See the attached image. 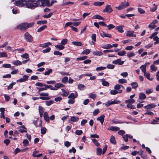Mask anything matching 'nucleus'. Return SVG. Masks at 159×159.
I'll return each mask as SVG.
<instances>
[{"label":"nucleus","mask_w":159,"mask_h":159,"mask_svg":"<svg viewBox=\"0 0 159 159\" xmlns=\"http://www.w3.org/2000/svg\"><path fill=\"white\" fill-rule=\"evenodd\" d=\"M34 22L29 23H24L19 25L17 26V28L21 31H23L29 28L32 27L34 25Z\"/></svg>","instance_id":"f257e3e1"},{"label":"nucleus","mask_w":159,"mask_h":159,"mask_svg":"<svg viewBox=\"0 0 159 159\" xmlns=\"http://www.w3.org/2000/svg\"><path fill=\"white\" fill-rule=\"evenodd\" d=\"M129 6V3L128 2L124 1L121 3L120 5L117 7H116V9L118 10H121L126 8Z\"/></svg>","instance_id":"f03ea898"},{"label":"nucleus","mask_w":159,"mask_h":159,"mask_svg":"<svg viewBox=\"0 0 159 159\" xmlns=\"http://www.w3.org/2000/svg\"><path fill=\"white\" fill-rule=\"evenodd\" d=\"M25 39L28 42H32L33 40V38L32 36L28 32L25 33L24 35Z\"/></svg>","instance_id":"7ed1b4c3"},{"label":"nucleus","mask_w":159,"mask_h":159,"mask_svg":"<svg viewBox=\"0 0 159 159\" xmlns=\"http://www.w3.org/2000/svg\"><path fill=\"white\" fill-rule=\"evenodd\" d=\"M27 0H19L16 1L15 4L16 6L22 7L24 6V2H26Z\"/></svg>","instance_id":"20e7f679"},{"label":"nucleus","mask_w":159,"mask_h":159,"mask_svg":"<svg viewBox=\"0 0 159 159\" xmlns=\"http://www.w3.org/2000/svg\"><path fill=\"white\" fill-rule=\"evenodd\" d=\"M157 20H155L152 22L148 26V27L151 29H154L156 27L155 24L157 23Z\"/></svg>","instance_id":"39448f33"},{"label":"nucleus","mask_w":159,"mask_h":159,"mask_svg":"<svg viewBox=\"0 0 159 159\" xmlns=\"http://www.w3.org/2000/svg\"><path fill=\"white\" fill-rule=\"evenodd\" d=\"M111 5H107L106 6L105 9L103 10L104 12L111 13L113 11V10L110 7Z\"/></svg>","instance_id":"423d86ee"},{"label":"nucleus","mask_w":159,"mask_h":159,"mask_svg":"<svg viewBox=\"0 0 159 159\" xmlns=\"http://www.w3.org/2000/svg\"><path fill=\"white\" fill-rule=\"evenodd\" d=\"M157 106V105H155L153 103H152L146 105V106H144V108L145 109H147V110H148L149 109L155 108Z\"/></svg>","instance_id":"0eeeda50"},{"label":"nucleus","mask_w":159,"mask_h":159,"mask_svg":"<svg viewBox=\"0 0 159 159\" xmlns=\"http://www.w3.org/2000/svg\"><path fill=\"white\" fill-rule=\"evenodd\" d=\"M112 63L115 64H118L120 65H121L124 63V61H121L120 59H118L112 61Z\"/></svg>","instance_id":"6e6552de"},{"label":"nucleus","mask_w":159,"mask_h":159,"mask_svg":"<svg viewBox=\"0 0 159 159\" xmlns=\"http://www.w3.org/2000/svg\"><path fill=\"white\" fill-rule=\"evenodd\" d=\"M102 38L107 37L109 38H111L112 37L111 35L108 33H106L104 31H102V33L100 34Z\"/></svg>","instance_id":"1a4fd4ad"},{"label":"nucleus","mask_w":159,"mask_h":159,"mask_svg":"<svg viewBox=\"0 0 159 159\" xmlns=\"http://www.w3.org/2000/svg\"><path fill=\"white\" fill-rule=\"evenodd\" d=\"M126 35L129 37H135L136 36V34H134V32L132 31H127Z\"/></svg>","instance_id":"9d476101"},{"label":"nucleus","mask_w":159,"mask_h":159,"mask_svg":"<svg viewBox=\"0 0 159 159\" xmlns=\"http://www.w3.org/2000/svg\"><path fill=\"white\" fill-rule=\"evenodd\" d=\"M123 91V90H119L118 91L116 90L115 89L112 90L110 91V94L111 95H115L117 93H121Z\"/></svg>","instance_id":"9b49d317"},{"label":"nucleus","mask_w":159,"mask_h":159,"mask_svg":"<svg viewBox=\"0 0 159 159\" xmlns=\"http://www.w3.org/2000/svg\"><path fill=\"white\" fill-rule=\"evenodd\" d=\"M120 129V128L117 126H111L107 128L108 130H111L113 131H118Z\"/></svg>","instance_id":"f8f14e48"},{"label":"nucleus","mask_w":159,"mask_h":159,"mask_svg":"<svg viewBox=\"0 0 159 159\" xmlns=\"http://www.w3.org/2000/svg\"><path fill=\"white\" fill-rule=\"evenodd\" d=\"M43 117L44 120L47 122H48L49 121V117L48 116V113L47 112H45L43 114Z\"/></svg>","instance_id":"ddd939ff"},{"label":"nucleus","mask_w":159,"mask_h":159,"mask_svg":"<svg viewBox=\"0 0 159 159\" xmlns=\"http://www.w3.org/2000/svg\"><path fill=\"white\" fill-rule=\"evenodd\" d=\"M105 116L102 115L100 117H98L97 118V120L100 121L101 124L103 125V122L104 120Z\"/></svg>","instance_id":"4468645a"},{"label":"nucleus","mask_w":159,"mask_h":159,"mask_svg":"<svg viewBox=\"0 0 159 159\" xmlns=\"http://www.w3.org/2000/svg\"><path fill=\"white\" fill-rule=\"evenodd\" d=\"M100 81L102 82V84L103 86H109V83L108 82L106 81L104 79H100Z\"/></svg>","instance_id":"2eb2a0df"},{"label":"nucleus","mask_w":159,"mask_h":159,"mask_svg":"<svg viewBox=\"0 0 159 159\" xmlns=\"http://www.w3.org/2000/svg\"><path fill=\"white\" fill-rule=\"evenodd\" d=\"M78 95L77 93L76 92H75V93H71V94L68 96V98H73L75 99V98H76L77 97Z\"/></svg>","instance_id":"dca6fc26"},{"label":"nucleus","mask_w":159,"mask_h":159,"mask_svg":"<svg viewBox=\"0 0 159 159\" xmlns=\"http://www.w3.org/2000/svg\"><path fill=\"white\" fill-rule=\"evenodd\" d=\"M39 112L40 115V117H42L43 114V107L41 106H39Z\"/></svg>","instance_id":"f3484780"},{"label":"nucleus","mask_w":159,"mask_h":159,"mask_svg":"<svg viewBox=\"0 0 159 159\" xmlns=\"http://www.w3.org/2000/svg\"><path fill=\"white\" fill-rule=\"evenodd\" d=\"M93 19H98L99 20H104L105 19L104 18L102 17L99 15H96L94 16L93 17Z\"/></svg>","instance_id":"a211bd4d"},{"label":"nucleus","mask_w":159,"mask_h":159,"mask_svg":"<svg viewBox=\"0 0 159 159\" xmlns=\"http://www.w3.org/2000/svg\"><path fill=\"white\" fill-rule=\"evenodd\" d=\"M27 6L28 8L33 9L34 7H37V5L35 3H32L30 4H28Z\"/></svg>","instance_id":"6ab92c4d"},{"label":"nucleus","mask_w":159,"mask_h":159,"mask_svg":"<svg viewBox=\"0 0 159 159\" xmlns=\"http://www.w3.org/2000/svg\"><path fill=\"white\" fill-rule=\"evenodd\" d=\"M146 98L145 94L143 93H141L139 94V98L141 100H144Z\"/></svg>","instance_id":"aec40b11"},{"label":"nucleus","mask_w":159,"mask_h":159,"mask_svg":"<svg viewBox=\"0 0 159 159\" xmlns=\"http://www.w3.org/2000/svg\"><path fill=\"white\" fill-rule=\"evenodd\" d=\"M116 29L120 33H122L124 32V30L123 29V26L122 25L116 26Z\"/></svg>","instance_id":"412c9836"},{"label":"nucleus","mask_w":159,"mask_h":159,"mask_svg":"<svg viewBox=\"0 0 159 159\" xmlns=\"http://www.w3.org/2000/svg\"><path fill=\"white\" fill-rule=\"evenodd\" d=\"M110 141L113 144H116L115 137L113 135L111 136L110 139Z\"/></svg>","instance_id":"4be33fe9"},{"label":"nucleus","mask_w":159,"mask_h":159,"mask_svg":"<svg viewBox=\"0 0 159 159\" xmlns=\"http://www.w3.org/2000/svg\"><path fill=\"white\" fill-rule=\"evenodd\" d=\"M72 43L73 45L76 46H80L82 45V43L80 42L73 41Z\"/></svg>","instance_id":"5701e85b"},{"label":"nucleus","mask_w":159,"mask_h":159,"mask_svg":"<svg viewBox=\"0 0 159 159\" xmlns=\"http://www.w3.org/2000/svg\"><path fill=\"white\" fill-rule=\"evenodd\" d=\"M135 102V100H134V99H129L127 100H126L125 101V103H129V104H130V103H134Z\"/></svg>","instance_id":"b1692460"},{"label":"nucleus","mask_w":159,"mask_h":159,"mask_svg":"<svg viewBox=\"0 0 159 159\" xmlns=\"http://www.w3.org/2000/svg\"><path fill=\"white\" fill-rule=\"evenodd\" d=\"M104 3V2H94L93 3V4L95 6H101Z\"/></svg>","instance_id":"393cba45"},{"label":"nucleus","mask_w":159,"mask_h":159,"mask_svg":"<svg viewBox=\"0 0 159 159\" xmlns=\"http://www.w3.org/2000/svg\"><path fill=\"white\" fill-rule=\"evenodd\" d=\"M44 86L45 87V88H47V89L48 88H50L51 89L53 90H57V89H56L55 87H53L51 85H47L45 84Z\"/></svg>","instance_id":"a878e982"},{"label":"nucleus","mask_w":159,"mask_h":159,"mask_svg":"<svg viewBox=\"0 0 159 159\" xmlns=\"http://www.w3.org/2000/svg\"><path fill=\"white\" fill-rule=\"evenodd\" d=\"M64 86V85L61 83H57L55 84V87L57 89L58 88H59L61 87H62Z\"/></svg>","instance_id":"bb28decb"},{"label":"nucleus","mask_w":159,"mask_h":159,"mask_svg":"<svg viewBox=\"0 0 159 159\" xmlns=\"http://www.w3.org/2000/svg\"><path fill=\"white\" fill-rule=\"evenodd\" d=\"M7 54L5 52H0V57H7Z\"/></svg>","instance_id":"cd10ccee"},{"label":"nucleus","mask_w":159,"mask_h":159,"mask_svg":"<svg viewBox=\"0 0 159 159\" xmlns=\"http://www.w3.org/2000/svg\"><path fill=\"white\" fill-rule=\"evenodd\" d=\"M21 63L22 62L19 60H17L12 62V63L16 66H19L21 65Z\"/></svg>","instance_id":"c85d7f7f"},{"label":"nucleus","mask_w":159,"mask_h":159,"mask_svg":"<svg viewBox=\"0 0 159 159\" xmlns=\"http://www.w3.org/2000/svg\"><path fill=\"white\" fill-rule=\"evenodd\" d=\"M78 88L79 89L82 90L86 89V87L83 84H79L78 85Z\"/></svg>","instance_id":"c756f323"},{"label":"nucleus","mask_w":159,"mask_h":159,"mask_svg":"<svg viewBox=\"0 0 159 159\" xmlns=\"http://www.w3.org/2000/svg\"><path fill=\"white\" fill-rule=\"evenodd\" d=\"M93 54L94 55L101 56L103 54V53L101 52L97 51L93 52Z\"/></svg>","instance_id":"7c9ffc66"},{"label":"nucleus","mask_w":159,"mask_h":159,"mask_svg":"<svg viewBox=\"0 0 159 159\" xmlns=\"http://www.w3.org/2000/svg\"><path fill=\"white\" fill-rule=\"evenodd\" d=\"M47 26L46 25H44L43 26L40 27L39 29L37 31L38 32H40L42 31L43 30H44L45 29L47 28Z\"/></svg>","instance_id":"2f4dec72"},{"label":"nucleus","mask_w":159,"mask_h":159,"mask_svg":"<svg viewBox=\"0 0 159 159\" xmlns=\"http://www.w3.org/2000/svg\"><path fill=\"white\" fill-rule=\"evenodd\" d=\"M79 118L76 116H72L70 118V120L72 121L77 122L79 120Z\"/></svg>","instance_id":"473e14b6"},{"label":"nucleus","mask_w":159,"mask_h":159,"mask_svg":"<svg viewBox=\"0 0 159 159\" xmlns=\"http://www.w3.org/2000/svg\"><path fill=\"white\" fill-rule=\"evenodd\" d=\"M132 86V88L133 89H136L137 87H138V85L137 83L134 82L131 83L130 84Z\"/></svg>","instance_id":"72a5a7b5"},{"label":"nucleus","mask_w":159,"mask_h":159,"mask_svg":"<svg viewBox=\"0 0 159 159\" xmlns=\"http://www.w3.org/2000/svg\"><path fill=\"white\" fill-rule=\"evenodd\" d=\"M120 85L119 84H117L114 87V89L117 91H118L119 90H122L120 89Z\"/></svg>","instance_id":"f704fd0d"},{"label":"nucleus","mask_w":159,"mask_h":159,"mask_svg":"<svg viewBox=\"0 0 159 159\" xmlns=\"http://www.w3.org/2000/svg\"><path fill=\"white\" fill-rule=\"evenodd\" d=\"M90 52V50L89 49H86L84 50L83 51L81 54H83L87 55L89 54Z\"/></svg>","instance_id":"c9c22d12"},{"label":"nucleus","mask_w":159,"mask_h":159,"mask_svg":"<svg viewBox=\"0 0 159 159\" xmlns=\"http://www.w3.org/2000/svg\"><path fill=\"white\" fill-rule=\"evenodd\" d=\"M47 23V21L46 20L43 21L39 20L37 22L38 25L46 24Z\"/></svg>","instance_id":"e433bc0d"},{"label":"nucleus","mask_w":159,"mask_h":159,"mask_svg":"<svg viewBox=\"0 0 159 159\" xmlns=\"http://www.w3.org/2000/svg\"><path fill=\"white\" fill-rule=\"evenodd\" d=\"M55 47L57 48H58L59 50H62L64 49V47L62 45L57 44L55 46Z\"/></svg>","instance_id":"4c0bfd02"},{"label":"nucleus","mask_w":159,"mask_h":159,"mask_svg":"<svg viewBox=\"0 0 159 159\" xmlns=\"http://www.w3.org/2000/svg\"><path fill=\"white\" fill-rule=\"evenodd\" d=\"M102 149L98 147L97 148V154L98 155H101L102 152Z\"/></svg>","instance_id":"58836bf2"},{"label":"nucleus","mask_w":159,"mask_h":159,"mask_svg":"<svg viewBox=\"0 0 159 159\" xmlns=\"http://www.w3.org/2000/svg\"><path fill=\"white\" fill-rule=\"evenodd\" d=\"M92 140L93 141L94 144L97 146H98L100 145L99 143L98 142L96 139H92Z\"/></svg>","instance_id":"ea45409f"},{"label":"nucleus","mask_w":159,"mask_h":159,"mask_svg":"<svg viewBox=\"0 0 159 159\" xmlns=\"http://www.w3.org/2000/svg\"><path fill=\"white\" fill-rule=\"evenodd\" d=\"M112 47V46L111 44H108L103 46L102 48L104 49H108L111 48Z\"/></svg>","instance_id":"a19ab883"},{"label":"nucleus","mask_w":159,"mask_h":159,"mask_svg":"<svg viewBox=\"0 0 159 159\" xmlns=\"http://www.w3.org/2000/svg\"><path fill=\"white\" fill-rule=\"evenodd\" d=\"M68 41V40L66 39H62L61 42V44L62 45H64L66 44Z\"/></svg>","instance_id":"79ce46f5"},{"label":"nucleus","mask_w":159,"mask_h":159,"mask_svg":"<svg viewBox=\"0 0 159 159\" xmlns=\"http://www.w3.org/2000/svg\"><path fill=\"white\" fill-rule=\"evenodd\" d=\"M118 81L119 83L120 84H124L127 82L126 80L124 79H120L118 80Z\"/></svg>","instance_id":"37998d69"},{"label":"nucleus","mask_w":159,"mask_h":159,"mask_svg":"<svg viewBox=\"0 0 159 159\" xmlns=\"http://www.w3.org/2000/svg\"><path fill=\"white\" fill-rule=\"evenodd\" d=\"M88 57L87 56H83V57H78L77 58L76 60L77 61H79L80 60H83L87 59Z\"/></svg>","instance_id":"c03bdc74"},{"label":"nucleus","mask_w":159,"mask_h":159,"mask_svg":"<svg viewBox=\"0 0 159 159\" xmlns=\"http://www.w3.org/2000/svg\"><path fill=\"white\" fill-rule=\"evenodd\" d=\"M157 5L155 4H153V7L150 8V11L152 12H154L155 11L157 8Z\"/></svg>","instance_id":"a18cd8bd"},{"label":"nucleus","mask_w":159,"mask_h":159,"mask_svg":"<svg viewBox=\"0 0 159 159\" xmlns=\"http://www.w3.org/2000/svg\"><path fill=\"white\" fill-rule=\"evenodd\" d=\"M53 101L52 100H50L48 101L45 102L46 105L47 106H49L51 105L53 103Z\"/></svg>","instance_id":"49530a36"},{"label":"nucleus","mask_w":159,"mask_h":159,"mask_svg":"<svg viewBox=\"0 0 159 159\" xmlns=\"http://www.w3.org/2000/svg\"><path fill=\"white\" fill-rule=\"evenodd\" d=\"M52 69H49L48 71L45 72L44 73V74L45 75H49L52 72Z\"/></svg>","instance_id":"de8ad7c7"},{"label":"nucleus","mask_w":159,"mask_h":159,"mask_svg":"<svg viewBox=\"0 0 159 159\" xmlns=\"http://www.w3.org/2000/svg\"><path fill=\"white\" fill-rule=\"evenodd\" d=\"M21 57L25 59L29 58V56L28 54L25 53L21 55Z\"/></svg>","instance_id":"09e8293b"},{"label":"nucleus","mask_w":159,"mask_h":159,"mask_svg":"<svg viewBox=\"0 0 159 159\" xmlns=\"http://www.w3.org/2000/svg\"><path fill=\"white\" fill-rule=\"evenodd\" d=\"M106 68V67L100 66L97 67L96 70L97 71H101L105 69Z\"/></svg>","instance_id":"8fccbe9b"},{"label":"nucleus","mask_w":159,"mask_h":159,"mask_svg":"<svg viewBox=\"0 0 159 159\" xmlns=\"http://www.w3.org/2000/svg\"><path fill=\"white\" fill-rule=\"evenodd\" d=\"M138 11L139 13L141 14H143L145 12L144 10H143L142 8L139 7L138 8Z\"/></svg>","instance_id":"3c124183"},{"label":"nucleus","mask_w":159,"mask_h":159,"mask_svg":"<svg viewBox=\"0 0 159 159\" xmlns=\"http://www.w3.org/2000/svg\"><path fill=\"white\" fill-rule=\"evenodd\" d=\"M126 53V52L125 51H122L120 52H119L117 53L120 56H124Z\"/></svg>","instance_id":"603ef678"},{"label":"nucleus","mask_w":159,"mask_h":159,"mask_svg":"<svg viewBox=\"0 0 159 159\" xmlns=\"http://www.w3.org/2000/svg\"><path fill=\"white\" fill-rule=\"evenodd\" d=\"M111 103L112 105L116 104H119L120 103V101L116 100H114L113 101H111Z\"/></svg>","instance_id":"864d4df0"},{"label":"nucleus","mask_w":159,"mask_h":159,"mask_svg":"<svg viewBox=\"0 0 159 159\" xmlns=\"http://www.w3.org/2000/svg\"><path fill=\"white\" fill-rule=\"evenodd\" d=\"M140 69L141 70V71L142 72L144 73L146 72V67H145V66L142 65L140 67Z\"/></svg>","instance_id":"5fc2aeb1"},{"label":"nucleus","mask_w":159,"mask_h":159,"mask_svg":"<svg viewBox=\"0 0 159 159\" xmlns=\"http://www.w3.org/2000/svg\"><path fill=\"white\" fill-rule=\"evenodd\" d=\"M51 49V48H50L48 47V48H46V49L43 50L42 52L43 53H48V52H49L50 51Z\"/></svg>","instance_id":"6e6d98bb"},{"label":"nucleus","mask_w":159,"mask_h":159,"mask_svg":"<svg viewBox=\"0 0 159 159\" xmlns=\"http://www.w3.org/2000/svg\"><path fill=\"white\" fill-rule=\"evenodd\" d=\"M16 83L15 82H13L10 84L8 86L7 89L9 90L11 89L12 88L13 85H14L16 84Z\"/></svg>","instance_id":"4d7b16f0"},{"label":"nucleus","mask_w":159,"mask_h":159,"mask_svg":"<svg viewBox=\"0 0 159 159\" xmlns=\"http://www.w3.org/2000/svg\"><path fill=\"white\" fill-rule=\"evenodd\" d=\"M83 133V131L82 130H77L75 131V133L77 135H80Z\"/></svg>","instance_id":"13d9d810"},{"label":"nucleus","mask_w":159,"mask_h":159,"mask_svg":"<svg viewBox=\"0 0 159 159\" xmlns=\"http://www.w3.org/2000/svg\"><path fill=\"white\" fill-rule=\"evenodd\" d=\"M99 110L98 109H96L93 112V115L94 116H96L98 113H99Z\"/></svg>","instance_id":"bf43d9fd"},{"label":"nucleus","mask_w":159,"mask_h":159,"mask_svg":"<svg viewBox=\"0 0 159 159\" xmlns=\"http://www.w3.org/2000/svg\"><path fill=\"white\" fill-rule=\"evenodd\" d=\"M50 98L49 97H39V99H42L43 100H48Z\"/></svg>","instance_id":"052dcab7"},{"label":"nucleus","mask_w":159,"mask_h":159,"mask_svg":"<svg viewBox=\"0 0 159 159\" xmlns=\"http://www.w3.org/2000/svg\"><path fill=\"white\" fill-rule=\"evenodd\" d=\"M115 67L114 65L113 64H108L106 68H107L109 69H113Z\"/></svg>","instance_id":"680f3d73"},{"label":"nucleus","mask_w":159,"mask_h":159,"mask_svg":"<svg viewBox=\"0 0 159 159\" xmlns=\"http://www.w3.org/2000/svg\"><path fill=\"white\" fill-rule=\"evenodd\" d=\"M127 107L132 109H135V107L134 106L131 104H127Z\"/></svg>","instance_id":"e2e57ef3"},{"label":"nucleus","mask_w":159,"mask_h":159,"mask_svg":"<svg viewBox=\"0 0 159 159\" xmlns=\"http://www.w3.org/2000/svg\"><path fill=\"white\" fill-rule=\"evenodd\" d=\"M96 35L95 34H92V35H91L92 39L94 42H95L96 41Z\"/></svg>","instance_id":"0e129e2a"},{"label":"nucleus","mask_w":159,"mask_h":159,"mask_svg":"<svg viewBox=\"0 0 159 159\" xmlns=\"http://www.w3.org/2000/svg\"><path fill=\"white\" fill-rule=\"evenodd\" d=\"M54 54L55 55L61 56L62 55V53L58 51H55L54 52Z\"/></svg>","instance_id":"69168bd1"},{"label":"nucleus","mask_w":159,"mask_h":159,"mask_svg":"<svg viewBox=\"0 0 159 159\" xmlns=\"http://www.w3.org/2000/svg\"><path fill=\"white\" fill-rule=\"evenodd\" d=\"M75 102V100L74 99L71 98L69 99L68 102V103L69 104H73Z\"/></svg>","instance_id":"338daca9"},{"label":"nucleus","mask_w":159,"mask_h":159,"mask_svg":"<svg viewBox=\"0 0 159 159\" xmlns=\"http://www.w3.org/2000/svg\"><path fill=\"white\" fill-rule=\"evenodd\" d=\"M135 56V54L132 52H129L128 53L127 56L129 57H131Z\"/></svg>","instance_id":"774afa93"}]
</instances>
